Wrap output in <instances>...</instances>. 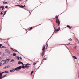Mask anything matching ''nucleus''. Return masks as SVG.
Segmentation results:
<instances>
[{
	"mask_svg": "<svg viewBox=\"0 0 79 79\" xmlns=\"http://www.w3.org/2000/svg\"><path fill=\"white\" fill-rule=\"evenodd\" d=\"M20 60H22V58H21V57H20Z\"/></svg>",
	"mask_w": 79,
	"mask_h": 79,
	"instance_id": "42",
	"label": "nucleus"
},
{
	"mask_svg": "<svg viewBox=\"0 0 79 79\" xmlns=\"http://www.w3.org/2000/svg\"><path fill=\"white\" fill-rule=\"evenodd\" d=\"M5 63H6V61L4 60H3L1 62L2 64L4 65Z\"/></svg>",
	"mask_w": 79,
	"mask_h": 79,
	"instance_id": "6",
	"label": "nucleus"
},
{
	"mask_svg": "<svg viewBox=\"0 0 79 79\" xmlns=\"http://www.w3.org/2000/svg\"><path fill=\"white\" fill-rule=\"evenodd\" d=\"M56 22L57 23V25L58 26L60 25V20L59 19H56Z\"/></svg>",
	"mask_w": 79,
	"mask_h": 79,
	"instance_id": "3",
	"label": "nucleus"
},
{
	"mask_svg": "<svg viewBox=\"0 0 79 79\" xmlns=\"http://www.w3.org/2000/svg\"><path fill=\"white\" fill-rule=\"evenodd\" d=\"M47 60V58H44L43 59V60Z\"/></svg>",
	"mask_w": 79,
	"mask_h": 79,
	"instance_id": "30",
	"label": "nucleus"
},
{
	"mask_svg": "<svg viewBox=\"0 0 79 79\" xmlns=\"http://www.w3.org/2000/svg\"><path fill=\"white\" fill-rule=\"evenodd\" d=\"M15 6H19V7H20V8H25L26 7L25 5H24V6H20L19 5H16Z\"/></svg>",
	"mask_w": 79,
	"mask_h": 79,
	"instance_id": "1",
	"label": "nucleus"
},
{
	"mask_svg": "<svg viewBox=\"0 0 79 79\" xmlns=\"http://www.w3.org/2000/svg\"><path fill=\"white\" fill-rule=\"evenodd\" d=\"M5 7L3 6H2L0 7V8H2V10H3Z\"/></svg>",
	"mask_w": 79,
	"mask_h": 79,
	"instance_id": "12",
	"label": "nucleus"
},
{
	"mask_svg": "<svg viewBox=\"0 0 79 79\" xmlns=\"http://www.w3.org/2000/svg\"><path fill=\"white\" fill-rule=\"evenodd\" d=\"M9 52V51L7 49H6L5 51V53H8Z\"/></svg>",
	"mask_w": 79,
	"mask_h": 79,
	"instance_id": "10",
	"label": "nucleus"
},
{
	"mask_svg": "<svg viewBox=\"0 0 79 79\" xmlns=\"http://www.w3.org/2000/svg\"><path fill=\"white\" fill-rule=\"evenodd\" d=\"M68 40H70V41H72L73 40L71 38H70Z\"/></svg>",
	"mask_w": 79,
	"mask_h": 79,
	"instance_id": "25",
	"label": "nucleus"
},
{
	"mask_svg": "<svg viewBox=\"0 0 79 79\" xmlns=\"http://www.w3.org/2000/svg\"><path fill=\"white\" fill-rule=\"evenodd\" d=\"M3 47L5 48V47L3 46L2 47V48H3Z\"/></svg>",
	"mask_w": 79,
	"mask_h": 79,
	"instance_id": "40",
	"label": "nucleus"
},
{
	"mask_svg": "<svg viewBox=\"0 0 79 79\" xmlns=\"http://www.w3.org/2000/svg\"><path fill=\"white\" fill-rule=\"evenodd\" d=\"M67 27H68V28H69V29H71L72 27H70V26L69 25H67Z\"/></svg>",
	"mask_w": 79,
	"mask_h": 79,
	"instance_id": "11",
	"label": "nucleus"
},
{
	"mask_svg": "<svg viewBox=\"0 0 79 79\" xmlns=\"http://www.w3.org/2000/svg\"><path fill=\"white\" fill-rule=\"evenodd\" d=\"M33 73H34V71H32L31 72V74H30L31 76H32V74Z\"/></svg>",
	"mask_w": 79,
	"mask_h": 79,
	"instance_id": "19",
	"label": "nucleus"
},
{
	"mask_svg": "<svg viewBox=\"0 0 79 79\" xmlns=\"http://www.w3.org/2000/svg\"><path fill=\"white\" fill-rule=\"evenodd\" d=\"M5 72H3L2 73H1V74H3V73H5Z\"/></svg>",
	"mask_w": 79,
	"mask_h": 79,
	"instance_id": "35",
	"label": "nucleus"
},
{
	"mask_svg": "<svg viewBox=\"0 0 79 79\" xmlns=\"http://www.w3.org/2000/svg\"><path fill=\"white\" fill-rule=\"evenodd\" d=\"M21 68H25V66H24V65H22L21 66Z\"/></svg>",
	"mask_w": 79,
	"mask_h": 79,
	"instance_id": "21",
	"label": "nucleus"
},
{
	"mask_svg": "<svg viewBox=\"0 0 79 79\" xmlns=\"http://www.w3.org/2000/svg\"><path fill=\"white\" fill-rule=\"evenodd\" d=\"M6 76V75H5L4 76H3L2 77H0V79H2V78H3L4 77H5Z\"/></svg>",
	"mask_w": 79,
	"mask_h": 79,
	"instance_id": "13",
	"label": "nucleus"
},
{
	"mask_svg": "<svg viewBox=\"0 0 79 79\" xmlns=\"http://www.w3.org/2000/svg\"><path fill=\"white\" fill-rule=\"evenodd\" d=\"M18 59L19 60V57L18 58Z\"/></svg>",
	"mask_w": 79,
	"mask_h": 79,
	"instance_id": "48",
	"label": "nucleus"
},
{
	"mask_svg": "<svg viewBox=\"0 0 79 79\" xmlns=\"http://www.w3.org/2000/svg\"><path fill=\"white\" fill-rule=\"evenodd\" d=\"M1 63H0V66H2V64H1Z\"/></svg>",
	"mask_w": 79,
	"mask_h": 79,
	"instance_id": "39",
	"label": "nucleus"
},
{
	"mask_svg": "<svg viewBox=\"0 0 79 79\" xmlns=\"http://www.w3.org/2000/svg\"><path fill=\"white\" fill-rule=\"evenodd\" d=\"M13 61H14V60L12 59L11 61L10 62H13Z\"/></svg>",
	"mask_w": 79,
	"mask_h": 79,
	"instance_id": "32",
	"label": "nucleus"
},
{
	"mask_svg": "<svg viewBox=\"0 0 79 79\" xmlns=\"http://www.w3.org/2000/svg\"><path fill=\"white\" fill-rule=\"evenodd\" d=\"M11 49V50H13V51H14V50L13 49V48H10Z\"/></svg>",
	"mask_w": 79,
	"mask_h": 79,
	"instance_id": "38",
	"label": "nucleus"
},
{
	"mask_svg": "<svg viewBox=\"0 0 79 79\" xmlns=\"http://www.w3.org/2000/svg\"><path fill=\"white\" fill-rule=\"evenodd\" d=\"M2 54V52H0V55H1Z\"/></svg>",
	"mask_w": 79,
	"mask_h": 79,
	"instance_id": "44",
	"label": "nucleus"
},
{
	"mask_svg": "<svg viewBox=\"0 0 79 79\" xmlns=\"http://www.w3.org/2000/svg\"><path fill=\"white\" fill-rule=\"evenodd\" d=\"M0 60H2V58H1V57H0Z\"/></svg>",
	"mask_w": 79,
	"mask_h": 79,
	"instance_id": "46",
	"label": "nucleus"
},
{
	"mask_svg": "<svg viewBox=\"0 0 79 79\" xmlns=\"http://www.w3.org/2000/svg\"><path fill=\"white\" fill-rule=\"evenodd\" d=\"M21 61H19L18 62V64H21Z\"/></svg>",
	"mask_w": 79,
	"mask_h": 79,
	"instance_id": "20",
	"label": "nucleus"
},
{
	"mask_svg": "<svg viewBox=\"0 0 79 79\" xmlns=\"http://www.w3.org/2000/svg\"><path fill=\"white\" fill-rule=\"evenodd\" d=\"M3 3H4V4H6L7 3H8V2H3Z\"/></svg>",
	"mask_w": 79,
	"mask_h": 79,
	"instance_id": "17",
	"label": "nucleus"
},
{
	"mask_svg": "<svg viewBox=\"0 0 79 79\" xmlns=\"http://www.w3.org/2000/svg\"><path fill=\"white\" fill-rule=\"evenodd\" d=\"M35 64H36V63H33V65H35Z\"/></svg>",
	"mask_w": 79,
	"mask_h": 79,
	"instance_id": "28",
	"label": "nucleus"
},
{
	"mask_svg": "<svg viewBox=\"0 0 79 79\" xmlns=\"http://www.w3.org/2000/svg\"><path fill=\"white\" fill-rule=\"evenodd\" d=\"M76 46H75V49H76Z\"/></svg>",
	"mask_w": 79,
	"mask_h": 79,
	"instance_id": "45",
	"label": "nucleus"
},
{
	"mask_svg": "<svg viewBox=\"0 0 79 79\" xmlns=\"http://www.w3.org/2000/svg\"><path fill=\"white\" fill-rule=\"evenodd\" d=\"M21 69V66H20L19 67H16L15 68V70L16 71H19L20 69Z\"/></svg>",
	"mask_w": 79,
	"mask_h": 79,
	"instance_id": "2",
	"label": "nucleus"
},
{
	"mask_svg": "<svg viewBox=\"0 0 79 79\" xmlns=\"http://www.w3.org/2000/svg\"><path fill=\"white\" fill-rule=\"evenodd\" d=\"M42 50L44 52H45V45H43L42 48Z\"/></svg>",
	"mask_w": 79,
	"mask_h": 79,
	"instance_id": "4",
	"label": "nucleus"
},
{
	"mask_svg": "<svg viewBox=\"0 0 79 79\" xmlns=\"http://www.w3.org/2000/svg\"><path fill=\"white\" fill-rule=\"evenodd\" d=\"M5 73H9V72L6 71H5Z\"/></svg>",
	"mask_w": 79,
	"mask_h": 79,
	"instance_id": "23",
	"label": "nucleus"
},
{
	"mask_svg": "<svg viewBox=\"0 0 79 79\" xmlns=\"http://www.w3.org/2000/svg\"><path fill=\"white\" fill-rule=\"evenodd\" d=\"M69 44H70V43H69L68 44H67V45H69Z\"/></svg>",
	"mask_w": 79,
	"mask_h": 79,
	"instance_id": "41",
	"label": "nucleus"
},
{
	"mask_svg": "<svg viewBox=\"0 0 79 79\" xmlns=\"http://www.w3.org/2000/svg\"><path fill=\"white\" fill-rule=\"evenodd\" d=\"M5 8H8V6H6L5 7Z\"/></svg>",
	"mask_w": 79,
	"mask_h": 79,
	"instance_id": "34",
	"label": "nucleus"
},
{
	"mask_svg": "<svg viewBox=\"0 0 79 79\" xmlns=\"http://www.w3.org/2000/svg\"><path fill=\"white\" fill-rule=\"evenodd\" d=\"M45 55V51H43L41 53V56L42 57H43L44 55Z\"/></svg>",
	"mask_w": 79,
	"mask_h": 79,
	"instance_id": "7",
	"label": "nucleus"
},
{
	"mask_svg": "<svg viewBox=\"0 0 79 79\" xmlns=\"http://www.w3.org/2000/svg\"><path fill=\"white\" fill-rule=\"evenodd\" d=\"M13 55L14 56H16V54L15 53H14L13 54Z\"/></svg>",
	"mask_w": 79,
	"mask_h": 79,
	"instance_id": "18",
	"label": "nucleus"
},
{
	"mask_svg": "<svg viewBox=\"0 0 79 79\" xmlns=\"http://www.w3.org/2000/svg\"><path fill=\"white\" fill-rule=\"evenodd\" d=\"M18 52V53H19V52Z\"/></svg>",
	"mask_w": 79,
	"mask_h": 79,
	"instance_id": "50",
	"label": "nucleus"
},
{
	"mask_svg": "<svg viewBox=\"0 0 79 79\" xmlns=\"http://www.w3.org/2000/svg\"><path fill=\"white\" fill-rule=\"evenodd\" d=\"M13 69V70H14V71H16V70H15V69Z\"/></svg>",
	"mask_w": 79,
	"mask_h": 79,
	"instance_id": "33",
	"label": "nucleus"
},
{
	"mask_svg": "<svg viewBox=\"0 0 79 79\" xmlns=\"http://www.w3.org/2000/svg\"><path fill=\"white\" fill-rule=\"evenodd\" d=\"M15 52H18L17 51V50H15Z\"/></svg>",
	"mask_w": 79,
	"mask_h": 79,
	"instance_id": "43",
	"label": "nucleus"
},
{
	"mask_svg": "<svg viewBox=\"0 0 79 79\" xmlns=\"http://www.w3.org/2000/svg\"><path fill=\"white\" fill-rule=\"evenodd\" d=\"M20 64H22L23 65H24V64H23V62H20Z\"/></svg>",
	"mask_w": 79,
	"mask_h": 79,
	"instance_id": "31",
	"label": "nucleus"
},
{
	"mask_svg": "<svg viewBox=\"0 0 79 79\" xmlns=\"http://www.w3.org/2000/svg\"><path fill=\"white\" fill-rule=\"evenodd\" d=\"M55 18H56V19H58V16H56V17H55Z\"/></svg>",
	"mask_w": 79,
	"mask_h": 79,
	"instance_id": "27",
	"label": "nucleus"
},
{
	"mask_svg": "<svg viewBox=\"0 0 79 79\" xmlns=\"http://www.w3.org/2000/svg\"><path fill=\"white\" fill-rule=\"evenodd\" d=\"M10 73H12V72H14V71L13 70H10Z\"/></svg>",
	"mask_w": 79,
	"mask_h": 79,
	"instance_id": "26",
	"label": "nucleus"
},
{
	"mask_svg": "<svg viewBox=\"0 0 79 79\" xmlns=\"http://www.w3.org/2000/svg\"><path fill=\"white\" fill-rule=\"evenodd\" d=\"M9 59H7L5 61L6 62V63H8V61H9Z\"/></svg>",
	"mask_w": 79,
	"mask_h": 79,
	"instance_id": "16",
	"label": "nucleus"
},
{
	"mask_svg": "<svg viewBox=\"0 0 79 79\" xmlns=\"http://www.w3.org/2000/svg\"><path fill=\"white\" fill-rule=\"evenodd\" d=\"M72 57L73 58H74V59H76V60H77V58L75 56H73Z\"/></svg>",
	"mask_w": 79,
	"mask_h": 79,
	"instance_id": "14",
	"label": "nucleus"
},
{
	"mask_svg": "<svg viewBox=\"0 0 79 79\" xmlns=\"http://www.w3.org/2000/svg\"><path fill=\"white\" fill-rule=\"evenodd\" d=\"M6 12H7V11H6L5 12L4 14L3 15V16H5V14H6Z\"/></svg>",
	"mask_w": 79,
	"mask_h": 79,
	"instance_id": "22",
	"label": "nucleus"
},
{
	"mask_svg": "<svg viewBox=\"0 0 79 79\" xmlns=\"http://www.w3.org/2000/svg\"><path fill=\"white\" fill-rule=\"evenodd\" d=\"M32 29V27H31V28H29V30H31V29Z\"/></svg>",
	"mask_w": 79,
	"mask_h": 79,
	"instance_id": "24",
	"label": "nucleus"
},
{
	"mask_svg": "<svg viewBox=\"0 0 79 79\" xmlns=\"http://www.w3.org/2000/svg\"><path fill=\"white\" fill-rule=\"evenodd\" d=\"M1 15H3V12H1L0 13Z\"/></svg>",
	"mask_w": 79,
	"mask_h": 79,
	"instance_id": "37",
	"label": "nucleus"
},
{
	"mask_svg": "<svg viewBox=\"0 0 79 79\" xmlns=\"http://www.w3.org/2000/svg\"><path fill=\"white\" fill-rule=\"evenodd\" d=\"M2 74L1 73H0V77H2Z\"/></svg>",
	"mask_w": 79,
	"mask_h": 79,
	"instance_id": "29",
	"label": "nucleus"
},
{
	"mask_svg": "<svg viewBox=\"0 0 79 79\" xmlns=\"http://www.w3.org/2000/svg\"><path fill=\"white\" fill-rule=\"evenodd\" d=\"M27 65H31V64H29V63H27L26 64V65L25 66V68H28L29 67V66Z\"/></svg>",
	"mask_w": 79,
	"mask_h": 79,
	"instance_id": "5",
	"label": "nucleus"
},
{
	"mask_svg": "<svg viewBox=\"0 0 79 79\" xmlns=\"http://www.w3.org/2000/svg\"><path fill=\"white\" fill-rule=\"evenodd\" d=\"M78 43H79V40L78 41Z\"/></svg>",
	"mask_w": 79,
	"mask_h": 79,
	"instance_id": "47",
	"label": "nucleus"
},
{
	"mask_svg": "<svg viewBox=\"0 0 79 79\" xmlns=\"http://www.w3.org/2000/svg\"><path fill=\"white\" fill-rule=\"evenodd\" d=\"M46 45H45L46 47V48H47V47H48V44H47V43H46Z\"/></svg>",
	"mask_w": 79,
	"mask_h": 79,
	"instance_id": "15",
	"label": "nucleus"
},
{
	"mask_svg": "<svg viewBox=\"0 0 79 79\" xmlns=\"http://www.w3.org/2000/svg\"><path fill=\"white\" fill-rule=\"evenodd\" d=\"M10 66H5V67H4L3 69H6V68H10Z\"/></svg>",
	"mask_w": 79,
	"mask_h": 79,
	"instance_id": "8",
	"label": "nucleus"
},
{
	"mask_svg": "<svg viewBox=\"0 0 79 79\" xmlns=\"http://www.w3.org/2000/svg\"><path fill=\"white\" fill-rule=\"evenodd\" d=\"M2 44H0V48H1V47H2Z\"/></svg>",
	"mask_w": 79,
	"mask_h": 79,
	"instance_id": "36",
	"label": "nucleus"
},
{
	"mask_svg": "<svg viewBox=\"0 0 79 79\" xmlns=\"http://www.w3.org/2000/svg\"><path fill=\"white\" fill-rule=\"evenodd\" d=\"M59 29H58L57 30L55 29V31L54 32V33H56V32H58L59 31Z\"/></svg>",
	"mask_w": 79,
	"mask_h": 79,
	"instance_id": "9",
	"label": "nucleus"
},
{
	"mask_svg": "<svg viewBox=\"0 0 79 79\" xmlns=\"http://www.w3.org/2000/svg\"><path fill=\"white\" fill-rule=\"evenodd\" d=\"M19 0V1H21V0Z\"/></svg>",
	"mask_w": 79,
	"mask_h": 79,
	"instance_id": "49",
	"label": "nucleus"
}]
</instances>
